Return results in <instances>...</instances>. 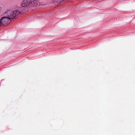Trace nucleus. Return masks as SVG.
I'll use <instances>...</instances> for the list:
<instances>
[{
    "label": "nucleus",
    "instance_id": "f257e3e1",
    "mask_svg": "<svg viewBox=\"0 0 135 135\" xmlns=\"http://www.w3.org/2000/svg\"><path fill=\"white\" fill-rule=\"evenodd\" d=\"M23 12L22 8L20 7H18L17 10H7L5 13L7 16H3L0 19V27L7 24L11 19L12 20L16 18L17 16L19 14H22Z\"/></svg>",
    "mask_w": 135,
    "mask_h": 135
},
{
    "label": "nucleus",
    "instance_id": "f03ea898",
    "mask_svg": "<svg viewBox=\"0 0 135 135\" xmlns=\"http://www.w3.org/2000/svg\"><path fill=\"white\" fill-rule=\"evenodd\" d=\"M38 4L36 0H33V1L31 0H25V1H23L22 2L21 4L20 8H22V10L23 11V12H24V10H26L25 8L28 7H30L31 6L33 7L34 6H35Z\"/></svg>",
    "mask_w": 135,
    "mask_h": 135
},
{
    "label": "nucleus",
    "instance_id": "7ed1b4c3",
    "mask_svg": "<svg viewBox=\"0 0 135 135\" xmlns=\"http://www.w3.org/2000/svg\"><path fill=\"white\" fill-rule=\"evenodd\" d=\"M2 11V7L1 6H0V13H1Z\"/></svg>",
    "mask_w": 135,
    "mask_h": 135
}]
</instances>
